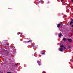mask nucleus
Instances as JSON below:
<instances>
[{
    "label": "nucleus",
    "mask_w": 73,
    "mask_h": 73,
    "mask_svg": "<svg viewBox=\"0 0 73 73\" xmlns=\"http://www.w3.org/2000/svg\"><path fill=\"white\" fill-rule=\"evenodd\" d=\"M66 49V48H65V47H64L59 48V49L60 50V52H62V51H63V49L64 50V49Z\"/></svg>",
    "instance_id": "obj_1"
},
{
    "label": "nucleus",
    "mask_w": 73,
    "mask_h": 73,
    "mask_svg": "<svg viewBox=\"0 0 73 73\" xmlns=\"http://www.w3.org/2000/svg\"><path fill=\"white\" fill-rule=\"evenodd\" d=\"M62 35V34H61V33H60L58 34L59 37H61Z\"/></svg>",
    "instance_id": "obj_2"
},
{
    "label": "nucleus",
    "mask_w": 73,
    "mask_h": 73,
    "mask_svg": "<svg viewBox=\"0 0 73 73\" xmlns=\"http://www.w3.org/2000/svg\"><path fill=\"white\" fill-rule=\"evenodd\" d=\"M37 62H38V65H41V63H40V61H38Z\"/></svg>",
    "instance_id": "obj_3"
},
{
    "label": "nucleus",
    "mask_w": 73,
    "mask_h": 73,
    "mask_svg": "<svg viewBox=\"0 0 73 73\" xmlns=\"http://www.w3.org/2000/svg\"><path fill=\"white\" fill-rule=\"evenodd\" d=\"M63 40L64 41H66V40H67V39H66L65 38H63Z\"/></svg>",
    "instance_id": "obj_4"
},
{
    "label": "nucleus",
    "mask_w": 73,
    "mask_h": 73,
    "mask_svg": "<svg viewBox=\"0 0 73 73\" xmlns=\"http://www.w3.org/2000/svg\"><path fill=\"white\" fill-rule=\"evenodd\" d=\"M68 41L69 42H72V40H71V39H68Z\"/></svg>",
    "instance_id": "obj_5"
},
{
    "label": "nucleus",
    "mask_w": 73,
    "mask_h": 73,
    "mask_svg": "<svg viewBox=\"0 0 73 73\" xmlns=\"http://www.w3.org/2000/svg\"><path fill=\"white\" fill-rule=\"evenodd\" d=\"M60 25L58 24L57 25V27L58 28H60Z\"/></svg>",
    "instance_id": "obj_6"
},
{
    "label": "nucleus",
    "mask_w": 73,
    "mask_h": 73,
    "mask_svg": "<svg viewBox=\"0 0 73 73\" xmlns=\"http://www.w3.org/2000/svg\"><path fill=\"white\" fill-rule=\"evenodd\" d=\"M31 42V40H29V41H27V43H28V42Z\"/></svg>",
    "instance_id": "obj_7"
},
{
    "label": "nucleus",
    "mask_w": 73,
    "mask_h": 73,
    "mask_svg": "<svg viewBox=\"0 0 73 73\" xmlns=\"http://www.w3.org/2000/svg\"><path fill=\"white\" fill-rule=\"evenodd\" d=\"M60 46L61 47H62V48H64V46L63 45H61Z\"/></svg>",
    "instance_id": "obj_8"
},
{
    "label": "nucleus",
    "mask_w": 73,
    "mask_h": 73,
    "mask_svg": "<svg viewBox=\"0 0 73 73\" xmlns=\"http://www.w3.org/2000/svg\"><path fill=\"white\" fill-rule=\"evenodd\" d=\"M42 54H45V52H43L42 53Z\"/></svg>",
    "instance_id": "obj_9"
},
{
    "label": "nucleus",
    "mask_w": 73,
    "mask_h": 73,
    "mask_svg": "<svg viewBox=\"0 0 73 73\" xmlns=\"http://www.w3.org/2000/svg\"><path fill=\"white\" fill-rule=\"evenodd\" d=\"M61 1H64V0H60Z\"/></svg>",
    "instance_id": "obj_10"
},
{
    "label": "nucleus",
    "mask_w": 73,
    "mask_h": 73,
    "mask_svg": "<svg viewBox=\"0 0 73 73\" xmlns=\"http://www.w3.org/2000/svg\"><path fill=\"white\" fill-rule=\"evenodd\" d=\"M7 73H11V72H8Z\"/></svg>",
    "instance_id": "obj_11"
},
{
    "label": "nucleus",
    "mask_w": 73,
    "mask_h": 73,
    "mask_svg": "<svg viewBox=\"0 0 73 73\" xmlns=\"http://www.w3.org/2000/svg\"><path fill=\"white\" fill-rule=\"evenodd\" d=\"M71 1L73 3V0H71Z\"/></svg>",
    "instance_id": "obj_12"
},
{
    "label": "nucleus",
    "mask_w": 73,
    "mask_h": 73,
    "mask_svg": "<svg viewBox=\"0 0 73 73\" xmlns=\"http://www.w3.org/2000/svg\"><path fill=\"white\" fill-rule=\"evenodd\" d=\"M72 27H73V25H72Z\"/></svg>",
    "instance_id": "obj_13"
},
{
    "label": "nucleus",
    "mask_w": 73,
    "mask_h": 73,
    "mask_svg": "<svg viewBox=\"0 0 73 73\" xmlns=\"http://www.w3.org/2000/svg\"><path fill=\"white\" fill-rule=\"evenodd\" d=\"M1 73H3V72H1Z\"/></svg>",
    "instance_id": "obj_14"
}]
</instances>
